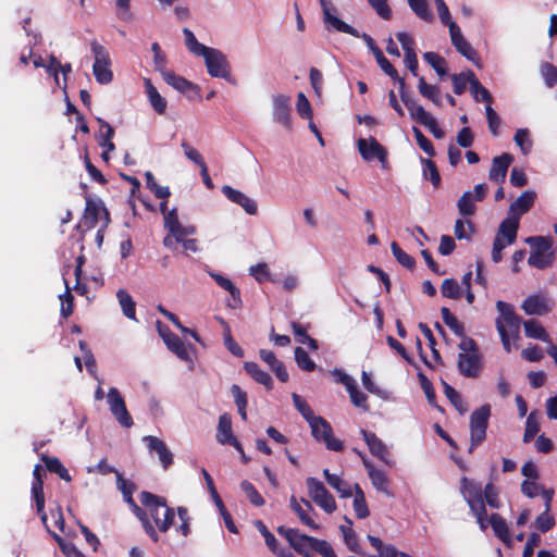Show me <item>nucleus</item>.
Segmentation results:
<instances>
[{"label": "nucleus", "instance_id": "1", "mask_svg": "<svg viewBox=\"0 0 557 557\" xmlns=\"http://www.w3.org/2000/svg\"><path fill=\"white\" fill-rule=\"evenodd\" d=\"M139 499L149 511L158 530L160 532L168 531L173 522L174 511L168 506L166 499L147 491L140 493Z\"/></svg>", "mask_w": 557, "mask_h": 557}, {"label": "nucleus", "instance_id": "2", "mask_svg": "<svg viewBox=\"0 0 557 557\" xmlns=\"http://www.w3.org/2000/svg\"><path fill=\"white\" fill-rule=\"evenodd\" d=\"M176 327L182 331V337L176 336V358L184 363L188 371H193L198 362L196 344H202L199 336L176 320Z\"/></svg>", "mask_w": 557, "mask_h": 557}, {"label": "nucleus", "instance_id": "3", "mask_svg": "<svg viewBox=\"0 0 557 557\" xmlns=\"http://www.w3.org/2000/svg\"><path fill=\"white\" fill-rule=\"evenodd\" d=\"M525 243L532 246L528 263L536 269H545L553 263V240L549 237L532 236L525 238Z\"/></svg>", "mask_w": 557, "mask_h": 557}, {"label": "nucleus", "instance_id": "4", "mask_svg": "<svg viewBox=\"0 0 557 557\" xmlns=\"http://www.w3.org/2000/svg\"><path fill=\"white\" fill-rule=\"evenodd\" d=\"M496 309L498 312V315L495 319L497 332L499 333V330H503L507 334H511L513 341H518L522 321L515 312L513 306L503 300H498L496 301Z\"/></svg>", "mask_w": 557, "mask_h": 557}, {"label": "nucleus", "instance_id": "5", "mask_svg": "<svg viewBox=\"0 0 557 557\" xmlns=\"http://www.w3.org/2000/svg\"><path fill=\"white\" fill-rule=\"evenodd\" d=\"M208 74L212 77L223 78L235 84L226 55L219 49L210 48L202 57Z\"/></svg>", "mask_w": 557, "mask_h": 557}, {"label": "nucleus", "instance_id": "6", "mask_svg": "<svg viewBox=\"0 0 557 557\" xmlns=\"http://www.w3.org/2000/svg\"><path fill=\"white\" fill-rule=\"evenodd\" d=\"M90 50L95 57L92 73L99 84H109L113 79V73L110 69L111 60L107 49L97 40L90 42Z\"/></svg>", "mask_w": 557, "mask_h": 557}, {"label": "nucleus", "instance_id": "7", "mask_svg": "<svg viewBox=\"0 0 557 557\" xmlns=\"http://www.w3.org/2000/svg\"><path fill=\"white\" fill-rule=\"evenodd\" d=\"M196 234V225H184L176 220V245H180L182 253L187 257L202 251L200 240L195 237Z\"/></svg>", "mask_w": 557, "mask_h": 557}, {"label": "nucleus", "instance_id": "8", "mask_svg": "<svg viewBox=\"0 0 557 557\" xmlns=\"http://www.w3.org/2000/svg\"><path fill=\"white\" fill-rule=\"evenodd\" d=\"M319 2L322 8L323 23L326 30H334L338 33L349 34L354 37H359V32L356 28L348 25L337 16V10L334 7L332 0H319Z\"/></svg>", "mask_w": 557, "mask_h": 557}, {"label": "nucleus", "instance_id": "9", "mask_svg": "<svg viewBox=\"0 0 557 557\" xmlns=\"http://www.w3.org/2000/svg\"><path fill=\"white\" fill-rule=\"evenodd\" d=\"M306 485L310 498L317 504V506L323 509L326 513H333L336 510V502L322 482L310 476L306 479Z\"/></svg>", "mask_w": 557, "mask_h": 557}, {"label": "nucleus", "instance_id": "10", "mask_svg": "<svg viewBox=\"0 0 557 557\" xmlns=\"http://www.w3.org/2000/svg\"><path fill=\"white\" fill-rule=\"evenodd\" d=\"M85 201L86 206L82 218V225L85 226L86 230L94 228L98 224L100 214L102 213L104 227H107L110 223V212L104 207L103 202L101 200H94L88 193L85 194Z\"/></svg>", "mask_w": 557, "mask_h": 557}, {"label": "nucleus", "instance_id": "11", "mask_svg": "<svg viewBox=\"0 0 557 557\" xmlns=\"http://www.w3.org/2000/svg\"><path fill=\"white\" fill-rule=\"evenodd\" d=\"M491 406L485 404L474 410L470 417L471 448L481 444L486 435Z\"/></svg>", "mask_w": 557, "mask_h": 557}, {"label": "nucleus", "instance_id": "12", "mask_svg": "<svg viewBox=\"0 0 557 557\" xmlns=\"http://www.w3.org/2000/svg\"><path fill=\"white\" fill-rule=\"evenodd\" d=\"M107 403L112 416L121 426L128 429L134 424L133 418L126 408L125 400L116 387L109 388Z\"/></svg>", "mask_w": 557, "mask_h": 557}, {"label": "nucleus", "instance_id": "13", "mask_svg": "<svg viewBox=\"0 0 557 557\" xmlns=\"http://www.w3.org/2000/svg\"><path fill=\"white\" fill-rule=\"evenodd\" d=\"M357 147L364 161L370 162L376 159L383 169H388L387 151L375 138H359Z\"/></svg>", "mask_w": 557, "mask_h": 557}, {"label": "nucleus", "instance_id": "14", "mask_svg": "<svg viewBox=\"0 0 557 557\" xmlns=\"http://www.w3.org/2000/svg\"><path fill=\"white\" fill-rule=\"evenodd\" d=\"M280 535L286 539L289 545L304 557H311L313 541L315 537L300 533L297 529L280 527Z\"/></svg>", "mask_w": 557, "mask_h": 557}, {"label": "nucleus", "instance_id": "15", "mask_svg": "<svg viewBox=\"0 0 557 557\" xmlns=\"http://www.w3.org/2000/svg\"><path fill=\"white\" fill-rule=\"evenodd\" d=\"M487 186L478 184L473 190L465 191L457 202L458 212L462 216H471L476 211V202L482 201L486 195Z\"/></svg>", "mask_w": 557, "mask_h": 557}, {"label": "nucleus", "instance_id": "16", "mask_svg": "<svg viewBox=\"0 0 557 557\" xmlns=\"http://www.w3.org/2000/svg\"><path fill=\"white\" fill-rule=\"evenodd\" d=\"M312 436L323 442L330 450L341 451L343 449L342 441L333 436L331 424L322 417L310 425Z\"/></svg>", "mask_w": 557, "mask_h": 557}, {"label": "nucleus", "instance_id": "17", "mask_svg": "<svg viewBox=\"0 0 557 557\" xmlns=\"http://www.w3.org/2000/svg\"><path fill=\"white\" fill-rule=\"evenodd\" d=\"M272 117L275 123L285 128L292 127L290 97L283 94L272 96Z\"/></svg>", "mask_w": 557, "mask_h": 557}, {"label": "nucleus", "instance_id": "18", "mask_svg": "<svg viewBox=\"0 0 557 557\" xmlns=\"http://www.w3.org/2000/svg\"><path fill=\"white\" fill-rule=\"evenodd\" d=\"M216 441L222 444H230L236 450L243 454V447L240 443L233 435L232 430V419L228 413H223L219 418L218 429H216Z\"/></svg>", "mask_w": 557, "mask_h": 557}, {"label": "nucleus", "instance_id": "19", "mask_svg": "<svg viewBox=\"0 0 557 557\" xmlns=\"http://www.w3.org/2000/svg\"><path fill=\"white\" fill-rule=\"evenodd\" d=\"M458 369L466 377H476L481 372L479 351L460 352L458 356Z\"/></svg>", "mask_w": 557, "mask_h": 557}, {"label": "nucleus", "instance_id": "20", "mask_svg": "<svg viewBox=\"0 0 557 557\" xmlns=\"http://www.w3.org/2000/svg\"><path fill=\"white\" fill-rule=\"evenodd\" d=\"M461 494L469 505L470 509H474L479 504L483 503V488L481 483L467 478L461 479Z\"/></svg>", "mask_w": 557, "mask_h": 557}, {"label": "nucleus", "instance_id": "21", "mask_svg": "<svg viewBox=\"0 0 557 557\" xmlns=\"http://www.w3.org/2000/svg\"><path fill=\"white\" fill-rule=\"evenodd\" d=\"M222 193L232 202L240 206L246 213L253 215L258 211L257 202L246 194L237 190L228 185L222 187Z\"/></svg>", "mask_w": 557, "mask_h": 557}, {"label": "nucleus", "instance_id": "22", "mask_svg": "<svg viewBox=\"0 0 557 557\" xmlns=\"http://www.w3.org/2000/svg\"><path fill=\"white\" fill-rule=\"evenodd\" d=\"M536 193L533 190L523 191L509 207L508 215L520 221L521 216L527 213L534 205Z\"/></svg>", "mask_w": 557, "mask_h": 557}, {"label": "nucleus", "instance_id": "23", "mask_svg": "<svg viewBox=\"0 0 557 557\" xmlns=\"http://www.w3.org/2000/svg\"><path fill=\"white\" fill-rule=\"evenodd\" d=\"M364 442L371 454L386 465H389V451L387 446L374 433L361 430Z\"/></svg>", "mask_w": 557, "mask_h": 557}, {"label": "nucleus", "instance_id": "24", "mask_svg": "<svg viewBox=\"0 0 557 557\" xmlns=\"http://www.w3.org/2000/svg\"><path fill=\"white\" fill-rule=\"evenodd\" d=\"M511 162L512 157L509 153L495 157L492 161L488 178L497 184H502L506 178Z\"/></svg>", "mask_w": 557, "mask_h": 557}, {"label": "nucleus", "instance_id": "25", "mask_svg": "<svg viewBox=\"0 0 557 557\" xmlns=\"http://www.w3.org/2000/svg\"><path fill=\"white\" fill-rule=\"evenodd\" d=\"M449 35L451 44L457 49V51L468 60L474 61L476 58V53L471 47V45L466 40L457 24L450 25Z\"/></svg>", "mask_w": 557, "mask_h": 557}, {"label": "nucleus", "instance_id": "26", "mask_svg": "<svg viewBox=\"0 0 557 557\" xmlns=\"http://www.w3.org/2000/svg\"><path fill=\"white\" fill-rule=\"evenodd\" d=\"M144 441L147 443L148 448L150 451H154L162 463V466L166 469L171 466L173 461L172 453L168 449L166 445L163 441L156 436H145Z\"/></svg>", "mask_w": 557, "mask_h": 557}, {"label": "nucleus", "instance_id": "27", "mask_svg": "<svg viewBox=\"0 0 557 557\" xmlns=\"http://www.w3.org/2000/svg\"><path fill=\"white\" fill-rule=\"evenodd\" d=\"M160 202V211L163 215L164 228L166 230V235L162 240L163 248H171L173 245L174 238V209H168V199H161Z\"/></svg>", "mask_w": 557, "mask_h": 557}, {"label": "nucleus", "instance_id": "28", "mask_svg": "<svg viewBox=\"0 0 557 557\" xmlns=\"http://www.w3.org/2000/svg\"><path fill=\"white\" fill-rule=\"evenodd\" d=\"M96 121L99 125V132L95 135L98 145L103 149H108V151H113L115 149L112 140L114 137L113 127L101 117H96Z\"/></svg>", "mask_w": 557, "mask_h": 557}, {"label": "nucleus", "instance_id": "29", "mask_svg": "<svg viewBox=\"0 0 557 557\" xmlns=\"http://www.w3.org/2000/svg\"><path fill=\"white\" fill-rule=\"evenodd\" d=\"M521 308L529 315H543L550 310L547 299L539 295L529 296Z\"/></svg>", "mask_w": 557, "mask_h": 557}, {"label": "nucleus", "instance_id": "30", "mask_svg": "<svg viewBox=\"0 0 557 557\" xmlns=\"http://www.w3.org/2000/svg\"><path fill=\"white\" fill-rule=\"evenodd\" d=\"M363 466L366 467L368 471V475L371 480L372 485L382 493L389 494L388 493V481L386 478V474L384 471L376 469L372 462L363 458Z\"/></svg>", "mask_w": 557, "mask_h": 557}, {"label": "nucleus", "instance_id": "31", "mask_svg": "<svg viewBox=\"0 0 557 557\" xmlns=\"http://www.w3.org/2000/svg\"><path fill=\"white\" fill-rule=\"evenodd\" d=\"M151 50L153 52V62L156 70L160 71L163 75L164 81L172 87H174V73L165 72L166 65V57L162 51L160 45L158 42H153L151 46Z\"/></svg>", "mask_w": 557, "mask_h": 557}, {"label": "nucleus", "instance_id": "32", "mask_svg": "<svg viewBox=\"0 0 557 557\" xmlns=\"http://www.w3.org/2000/svg\"><path fill=\"white\" fill-rule=\"evenodd\" d=\"M520 221L507 214V218L499 224L497 236L507 240V244H513L517 238Z\"/></svg>", "mask_w": 557, "mask_h": 557}, {"label": "nucleus", "instance_id": "33", "mask_svg": "<svg viewBox=\"0 0 557 557\" xmlns=\"http://www.w3.org/2000/svg\"><path fill=\"white\" fill-rule=\"evenodd\" d=\"M323 475L327 484L333 487L342 498H348L352 496L351 486L339 475L331 473L329 469L323 470Z\"/></svg>", "mask_w": 557, "mask_h": 557}, {"label": "nucleus", "instance_id": "34", "mask_svg": "<svg viewBox=\"0 0 557 557\" xmlns=\"http://www.w3.org/2000/svg\"><path fill=\"white\" fill-rule=\"evenodd\" d=\"M182 33L185 47L195 57L201 58L211 48L199 42L190 29L184 28Z\"/></svg>", "mask_w": 557, "mask_h": 557}, {"label": "nucleus", "instance_id": "35", "mask_svg": "<svg viewBox=\"0 0 557 557\" xmlns=\"http://www.w3.org/2000/svg\"><path fill=\"white\" fill-rule=\"evenodd\" d=\"M490 524L495 533V535L504 542L506 545H510L512 540L509 533L508 525L506 521L498 515L493 513L490 517Z\"/></svg>", "mask_w": 557, "mask_h": 557}, {"label": "nucleus", "instance_id": "36", "mask_svg": "<svg viewBox=\"0 0 557 557\" xmlns=\"http://www.w3.org/2000/svg\"><path fill=\"white\" fill-rule=\"evenodd\" d=\"M210 276L216 282V284L222 287L223 289L227 290L233 299L232 307L236 308L242 304L240 299V292L239 289L233 284V282L222 276L221 274L210 272Z\"/></svg>", "mask_w": 557, "mask_h": 557}, {"label": "nucleus", "instance_id": "37", "mask_svg": "<svg viewBox=\"0 0 557 557\" xmlns=\"http://www.w3.org/2000/svg\"><path fill=\"white\" fill-rule=\"evenodd\" d=\"M145 87L152 108L157 113L162 114L166 109V100L159 94L149 78H145Z\"/></svg>", "mask_w": 557, "mask_h": 557}, {"label": "nucleus", "instance_id": "38", "mask_svg": "<svg viewBox=\"0 0 557 557\" xmlns=\"http://www.w3.org/2000/svg\"><path fill=\"white\" fill-rule=\"evenodd\" d=\"M244 369L256 382L264 385L268 389L272 388V377L268 372L263 371L256 362H246L244 364Z\"/></svg>", "mask_w": 557, "mask_h": 557}, {"label": "nucleus", "instance_id": "39", "mask_svg": "<svg viewBox=\"0 0 557 557\" xmlns=\"http://www.w3.org/2000/svg\"><path fill=\"white\" fill-rule=\"evenodd\" d=\"M40 459L44 461L49 472L58 474L60 479L66 482L72 480L67 469L63 466L59 458L41 455Z\"/></svg>", "mask_w": 557, "mask_h": 557}, {"label": "nucleus", "instance_id": "40", "mask_svg": "<svg viewBox=\"0 0 557 557\" xmlns=\"http://www.w3.org/2000/svg\"><path fill=\"white\" fill-rule=\"evenodd\" d=\"M524 333L527 337L542 341L544 343H550V338L542 326L540 322L536 320H528L523 322Z\"/></svg>", "mask_w": 557, "mask_h": 557}, {"label": "nucleus", "instance_id": "41", "mask_svg": "<svg viewBox=\"0 0 557 557\" xmlns=\"http://www.w3.org/2000/svg\"><path fill=\"white\" fill-rule=\"evenodd\" d=\"M347 524H342L339 530L343 534L344 543L350 552L359 553L358 536L352 529V521L345 518Z\"/></svg>", "mask_w": 557, "mask_h": 557}, {"label": "nucleus", "instance_id": "42", "mask_svg": "<svg viewBox=\"0 0 557 557\" xmlns=\"http://www.w3.org/2000/svg\"><path fill=\"white\" fill-rule=\"evenodd\" d=\"M419 92L431 100L435 106H442L441 90L436 85L428 84L424 77H419L418 83Z\"/></svg>", "mask_w": 557, "mask_h": 557}, {"label": "nucleus", "instance_id": "43", "mask_svg": "<svg viewBox=\"0 0 557 557\" xmlns=\"http://www.w3.org/2000/svg\"><path fill=\"white\" fill-rule=\"evenodd\" d=\"M116 298L124 315L131 320H136V304L132 296L125 289H119Z\"/></svg>", "mask_w": 557, "mask_h": 557}, {"label": "nucleus", "instance_id": "44", "mask_svg": "<svg viewBox=\"0 0 557 557\" xmlns=\"http://www.w3.org/2000/svg\"><path fill=\"white\" fill-rule=\"evenodd\" d=\"M417 123L426 127L435 138H443L445 133L438 126L436 119L426 110H424L416 120Z\"/></svg>", "mask_w": 557, "mask_h": 557}, {"label": "nucleus", "instance_id": "45", "mask_svg": "<svg viewBox=\"0 0 557 557\" xmlns=\"http://www.w3.org/2000/svg\"><path fill=\"white\" fill-rule=\"evenodd\" d=\"M409 8L413 11V13L424 22H432L434 20V15L430 9L429 2L426 0H407Z\"/></svg>", "mask_w": 557, "mask_h": 557}, {"label": "nucleus", "instance_id": "46", "mask_svg": "<svg viewBox=\"0 0 557 557\" xmlns=\"http://www.w3.org/2000/svg\"><path fill=\"white\" fill-rule=\"evenodd\" d=\"M476 77L472 71L451 75L454 92L456 95H461L466 90L468 84L470 85V88L472 87V81Z\"/></svg>", "mask_w": 557, "mask_h": 557}, {"label": "nucleus", "instance_id": "47", "mask_svg": "<svg viewBox=\"0 0 557 557\" xmlns=\"http://www.w3.org/2000/svg\"><path fill=\"white\" fill-rule=\"evenodd\" d=\"M131 508H132V511L134 512V515L140 520L146 533L151 537L152 541L157 542L159 537H158L154 527L151 524V522L148 518V515H147L148 510L146 508L144 509V508L139 507L137 504H135Z\"/></svg>", "mask_w": 557, "mask_h": 557}, {"label": "nucleus", "instance_id": "48", "mask_svg": "<svg viewBox=\"0 0 557 557\" xmlns=\"http://www.w3.org/2000/svg\"><path fill=\"white\" fill-rule=\"evenodd\" d=\"M441 293L443 297L457 300L462 295V287L456 280L446 278L442 283Z\"/></svg>", "mask_w": 557, "mask_h": 557}, {"label": "nucleus", "instance_id": "49", "mask_svg": "<svg viewBox=\"0 0 557 557\" xmlns=\"http://www.w3.org/2000/svg\"><path fill=\"white\" fill-rule=\"evenodd\" d=\"M354 510L359 519H364L369 516L366 497L358 484H355Z\"/></svg>", "mask_w": 557, "mask_h": 557}, {"label": "nucleus", "instance_id": "50", "mask_svg": "<svg viewBox=\"0 0 557 557\" xmlns=\"http://www.w3.org/2000/svg\"><path fill=\"white\" fill-rule=\"evenodd\" d=\"M176 90L185 95L189 100L200 98V88L183 77H176Z\"/></svg>", "mask_w": 557, "mask_h": 557}, {"label": "nucleus", "instance_id": "51", "mask_svg": "<svg viewBox=\"0 0 557 557\" xmlns=\"http://www.w3.org/2000/svg\"><path fill=\"white\" fill-rule=\"evenodd\" d=\"M146 186L159 199H168L171 196L169 187L160 186L151 172L145 173Z\"/></svg>", "mask_w": 557, "mask_h": 557}, {"label": "nucleus", "instance_id": "52", "mask_svg": "<svg viewBox=\"0 0 557 557\" xmlns=\"http://www.w3.org/2000/svg\"><path fill=\"white\" fill-rule=\"evenodd\" d=\"M32 496L35 500L37 513L44 524H47V513L45 511V494L44 485H32Z\"/></svg>", "mask_w": 557, "mask_h": 557}, {"label": "nucleus", "instance_id": "53", "mask_svg": "<svg viewBox=\"0 0 557 557\" xmlns=\"http://www.w3.org/2000/svg\"><path fill=\"white\" fill-rule=\"evenodd\" d=\"M513 140L516 145L520 148L522 154L527 156L531 152L533 147V141L530 137V132L528 128H519L517 129Z\"/></svg>", "mask_w": 557, "mask_h": 557}, {"label": "nucleus", "instance_id": "54", "mask_svg": "<svg viewBox=\"0 0 557 557\" xmlns=\"http://www.w3.org/2000/svg\"><path fill=\"white\" fill-rule=\"evenodd\" d=\"M540 431V413L537 411H532L525 421V430L523 434V441L525 443L530 442Z\"/></svg>", "mask_w": 557, "mask_h": 557}, {"label": "nucleus", "instance_id": "55", "mask_svg": "<svg viewBox=\"0 0 557 557\" xmlns=\"http://www.w3.org/2000/svg\"><path fill=\"white\" fill-rule=\"evenodd\" d=\"M232 396L234 397V401L236 404L238 413L240 414L243 420H247V394L243 391L238 385L234 384L231 387Z\"/></svg>", "mask_w": 557, "mask_h": 557}, {"label": "nucleus", "instance_id": "56", "mask_svg": "<svg viewBox=\"0 0 557 557\" xmlns=\"http://www.w3.org/2000/svg\"><path fill=\"white\" fill-rule=\"evenodd\" d=\"M423 59L425 62H428L434 69V71L441 77H443L447 74L446 61L440 54H437L435 52H425L423 54Z\"/></svg>", "mask_w": 557, "mask_h": 557}, {"label": "nucleus", "instance_id": "57", "mask_svg": "<svg viewBox=\"0 0 557 557\" xmlns=\"http://www.w3.org/2000/svg\"><path fill=\"white\" fill-rule=\"evenodd\" d=\"M64 285H65V292L61 298V315L66 319L69 318L73 311H74V296L71 293V287L69 285V282L66 278H64Z\"/></svg>", "mask_w": 557, "mask_h": 557}, {"label": "nucleus", "instance_id": "58", "mask_svg": "<svg viewBox=\"0 0 557 557\" xmlns=\"http://www.w3.org/2000/svg\"><path fill=\"white\" fill-rule=\"evenodd\" d=\"M368 541L379 552L380 557H398V550L393 545H385L381 539L368 535Z\"/></svg>", "mask_w": 557, "mask_h": 557}, {"label": "nucleus", "instance_id": "59", "mask_svg": "<svg viewBox=\"0 0 557 557\" xmlns=\"http://www.w3.org/2000/svg\"><path fill=\"white\" fill-rule=\"evenodd\" d=\"M289 505H290V508L298 516V518L300 519V521L306 524L307 527H309L310 529L312 530H318L319 529V524H317L311 518L310 516L307 513V511L301 507V505L297 502V499L295 498V496H292L290 497V500H289Z\"/></svg>", "mask_w": 557, "mask_h": 557}, {"label": "nucleus", "instance_id": "60", "mask_svg": "<svg viewBox=\"0 0 557 557\" xmlns=\"http://www.w3.org/2000/svg\"><path fill=\"white\" fill-rule=\"evenodd\" d=\"M441 314L444 323L456 334L459 336L463 335V325L459 322V320L449 311L448 308L443 307L441 309Z\"/></svg>", "mask_w": 557, "mask_h": 557}, {"label": "nucleus", "instance_id": "61", "mask_svg": "<svg viewBox=\"0 0 557 557\" xmlns=\"http://www.w3.org/2000/svg\"><path fill=\"white\" fill-rule=\"evenodd\" d=\"M349 394V398L354 406L363 409L364 411L369 410L368 406V397L364 393H362L358 386L357 383L351 385L348 389H346Z\"/></svg>", "mask_w": 557, "mask_h": 557}, {"label": "nucleus", "instance_id": "62", "mask_svg": "<svg viewBox=\"0 0 557 557\" xmlns=\"http://www.w3.org/2000/svg\"><path fill=\"white\" fill-rule=\"evenodd\" d=\"M444 394L449 399L451 405L463 414L467 411V407L463 404V400L460 394L449 384L444 383Z\"/></svg>", "mask_w": 557, "mask_h": 557}, {"label": "nucleus", "instance_id": "63", "mask_svg": "<svg viewBox=\"0 0 557 557\" xmlns=\"http://www.w3.org/2000/svg\"><path fill=\"white\" fill-rule=\"evenodd\" d=\"M240 488L253 506L260 507L264 504L263 497L249 481H243Z\"/></svg>", "mask_w": 557, "mask_h": 557}, {"label": "nucleus", "instance_id": "64", "mask_svg": "<svg viewBox=\"0 0 557 557\" xmlns=\"http://www.w3.org/2000/svg\"><path fill=\"white\" fill-rule=\"evenodd\" d=\"M391 250L395 259L405 268L412 269L416 264L414 259L405 252L396 242L391 244Z\"/></svg>", "mask_w": 557, "mask_h": 557}]
</instances>
